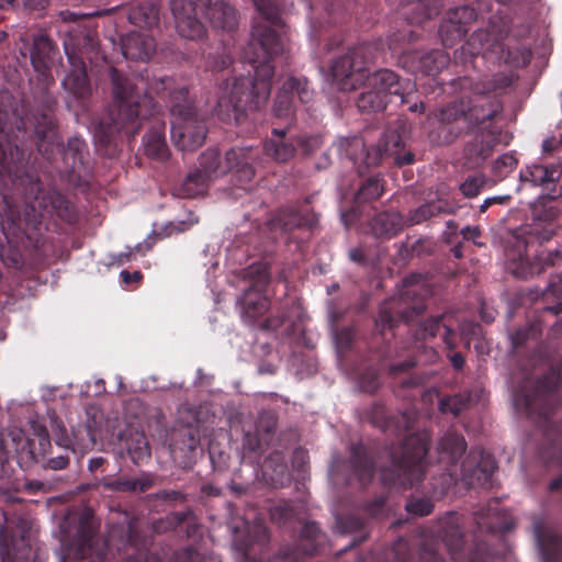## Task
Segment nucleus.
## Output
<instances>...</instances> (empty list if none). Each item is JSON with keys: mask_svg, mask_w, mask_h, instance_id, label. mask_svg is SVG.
<instances>
[{"mask_svg": "<svg viewBox=\"0 0 562 562\" xmlns=\"http://www.w3.org/2000/svg\"><path fill=\"white\" fill-rule=\"evenodd\" d=\"M0 173L4 181L0 217L7 240L0 246V258L5 267L21 269L24 257L19 241L26 237L37 247L45 216H56L72 224L77 221V212L65 195L43 188L40 178L30 171L25 154L18 145L4 147L0 142Z\"/></svg>", "mask_w": 562, "mask_h": 562, "instance_id": "1", "label": "nucleus"}, {"mask_svg": "<svg viewBox=\"0 0 562 562\" xmlns=\"http://www.w3.org/2000/svg\"><path fill=\"white\" fill-rule=\"evenodd\" d=\"M260 20L255 22L245 58L252 66L247 76L222 79L217 89L215 113L222 121L239 123L248 111L265 106L271 92L274 66L271 61L284 53L285 23L279 7L270 0H251Z\"/></svg>", "mask_w": 562, "mask_h": 562, "instance_id": "2", "label": "nucleus"}, {"mask_svg": "<svg viewBox=\"0 0 562 562\" xmlns=\"http://www.w3.org/2000/svg\"><path fill=\"white\" fill-rule=\"evenodd\" d=\"M109 76L112 102L106 116L95 127L94 138L110 156L116 151L119 135L135 137L142 128L143 121L160 111L153 92L160 95L168 91L172 121L183 120L198 113L193 101L189 98L188 88H173L175 81L171 77L154 78L149 82L143 77H130L115 67H110Z\"/></svg>", "mask_w": 562, "mask_h": 562, "instance_id": "3", "label": "nucleus"}, {"mask_svg": "<svg viewBox=\"0 0 562 562\" xmlns=\"http://www.w3.org/2000/svg\"><path fill=\"white\" fill-rule=\"evenodd\" d=\"M542 324L535 321L509 335L513 352L521 356L532 350L530 362L532 370L521 373L513 391L516 411L533 422L543 432V458L562 465V426L551 419L559 404L557 391L562 384V376L552 366L546 363L540 338Z\"/></svg>", "mask_w": 562, "mask_h": 562, "instance_id": "4", "label": "nucleus"}, {"mask_svg": "<svg viewBox=\"0 0 562 562\" xmlns=\"http://www.w3.org/2000/svg\"><path fill=\"white\" fill-rule=\"evenodd\" d=\"M513 82L512 76L496 74L471 83L469 92L443 105L437 114L442 142L451 144L462 135L473 134L481 142V151L496 146L502 136V128L496 121L504 111V103L498 95Z\"/></svg>", "mask_w": 562, "mask_h": 562, "instance_id": "5", "label": "nucleus"}, {"mask_svg": "<svg viewBox=\"0 0 562 562\" xmlns=\"http://www.w3.org/2000/svg\"><path fill=\"white\" fill-rule=\"evenodd\" d=\"M559 214L560 211L557 206L546 204L536 206L532 211L533 222L526 231L525 239H517V257L515 254H507L509 270L520 279L532 278L549 268L554 269V272L551 273L552 279L546 290L541 292L543 300L548 301L550 297L558 300L555 305L544 308L554 315L562 312V245L553 250L536 249L533 257L530 256V250L536 243L541 245L557 234L555 220Z\"/></svg>", "mask_w": 562, "mask_h": 562, "instance_id": "6", "label": "nucleus"}, {"mask_svg": "<svg viewBox=\"0 0 562 562\" xmlns=\"http://www.w3.org/2000/svg\"><path fill=\"white\" fill-rule=\"evenodd\" d=\"M34 438L22 429L14 428L7 435H0V479H10L14 472L11 461L15 460L21 469L27 470L34 464L44 469L64 470L69 464L68 456L46 458L50 449V439L46 427L33 426Z\"/></svg>", "mask_w": 562, "mask_h": 562, "instance_id": "7", "label": "nucleus"}, {"mask_svg": "<svg viewBox=\"0 0 562 562\" xmlns=\"http://www.w3.org/2000/svg\"><path fill=\"white\" fill-rule=\"evenodd\" d=\"M430 437L426 431L406 436L398 446L389 449L390 464L381 468L383 485L408 490L424 480Z\"/></svg>", "mask_w": 562, "mask_h": 562, "instance_id": "8", "label": "nucleus"}, {"mask_svg": "<svg viewBox=\"0 0 562 562\" xmlns=\"http://www.w3.org/2000/svg\"><path fill=\"white\" fill-rule=\"evenodd\" d=\"M467 450L462 435L446 432L438 442L440 461L447 463L446 470L452 479L460 477L468 486H490L496 470L494 457L483 449L473 448L458 467L459 459Z\"/></svg>", "mask_w": 562, "mask_h": 562, "instance_id": "9", "label": "nucleus"}, {"mask_svg": "<svg viewBox=\"0 0 562 562\" xmlns=\"http://www.w3.org/2000/svg\"><path fill=\"white\" fill-rule=\"evenodd\" d=\"M171 12L179 35L189 40H198L205 34L199 12L214 29L233 31L237 26L236 10L224 0H200V4L191 0H172Z\"/></svg>", "mask_w": 562, "mask_h": 562, "instance_id": "10", "label": "nucleus"}, {"mask_svg": "<svg viewBox=\"0 0 562 562\" xmlns=\"http://www.w3.org/2000/svg\"><path fill=\"white\" fill-rule=\"evenodd\" d=\"M64 49L69 63V71L61 85L76 99H87L92 93V87L87 75L86 60L92 64L99 59L97 35L85 27L75 26L64 38Z\"/></svg>", "mask_w": 562, "mask_h": 562, "instance_id": "11", "label": "nucleus"}, {"mask_svg": "<svg viewBox=\"0 0 562 562\" xmlns=\"http://www.w3.org/2000/svg\"><path fill=\"white\" fill-rule=\"evenodd\" d=\"M420 273H412L403 279L398 295L385 300L379 310L375 326L381 334L392 330L400 321L408 323L420 315L425 308V293Z\"/></svg>", "mask_w": 562, "mask_h": 562, "instance_id": "12", "label": "nucleus"}, {"mask_svg": "<svg viewBox=\"0 0 562 562\" xmlns=\"http://www.w3.org/2000/svg\"><path fill=\"white\" fill-rule=\"evenodd\" d=\"M37 137L36 146L40 153L50 159L54 148L61 151L63 161L71 173H81L89 167V148L86 140L79 136H72L68 139L65 147L61 146L57 133V127L53 119L43 114L35 126Z\"/></svg>", "mask_w": 562, "mask_h": 562, "instance_id": "13", "label": "nucleus"}, {"mask_svg": "<svg viewBox=\"0 0 562 562\" xmlns=\"http://www.w3.org/2000/svg\"><path fill=\"white\" fill-rule=\"evenodd\" d=\"M419 37L420 34L416 31L404 29L389 37V48L398 55L400 64L408 71L435 76L448 66L449 55L441 49H431L427 53L411 50L408 45Z\"/></svg>", "mask_w": 562, "mask_h": 562, "instance_id": "14", "label": "nucleus"}, {"mask_svg": "<svg viewBox=\"0 0 562 562\" xmlns=\"http://www.w3.org/2000/svg\"><path fill=\"white\" fill-rule=\"evenodd\" d=\"M372 57V46L367 43L350 47L335 57L329 65L333 85L340 91H352L361 87L368 77V64Z\"/></svg>", "mask_w": 562, "mask_h": 562, "instance_id": "15", "label": "nucleus"}, {"mask_svg": "<svg viewBox=\"0 0 562 562\" xmlns=\"http://www.w3.org/2000/svg\"><path fill=\"white\" fill-rule=\"evenodd\" d=\"M250 153L249 148H231L226 151L225 161L222 162L220 151L215 148H209L200 155L196 169L211 180L229 171H235L236 181L244 186L255 177Z\"/></svg>", "mask_w": 562, "mask_h": 562, "instance_id": "16", "label": "nucleus"}, {"mask_svg": "<svg viewBox=\"0 0 562 562\" xmlns=\"http://www.w3.org/2000/svg\"><path fill=\"white\" fill-rule=\"evenodd\" d=\"M508 34V27L501 20L491 19L486 29L473 32L464 45L454 52V59L463 65L486 52L502 49V42Z\"/></svg>", "mask_w": 562, "mask_h": 562, "instance_id": "17", "label": "nucleus"}, {"mask_svg": "<svg viewBox=\"0 0 562 562\" xmlns=\"http://www.w3.org/2000/svg\"><path fill=\"white\" fill-rule=\"evenodd\" d=\"M247 277L251 279V285L245 291L241 300L243 317L249 324L256 323L270 307L269 299L263 294L270 273L266 265H251L247 270Z\"/></svg>", "mask_w": 562, "mask_h": 562, "instance_id": "18", "label": "nucleus"}, {"mask_svg": "<svg viewBox=\"0 0 562 562\" xmlns=\"http://www.w3.org/2000/svg\"><path fill=\"white\" fill-rule=\"evenodd\" d=\"M347 143L351 148L364 151L362 162L366 168L379 165L384 156L393 157L397 166L411 165L415 160V156L412 151L400 155L403 140L395 132L386 133L380 140L378 147L366 148L364 143L360 137H353L351 140H347Z\"/></svg>", "mask_w": 562, "mask_h": 562, "instance_id": "19", "label": "nucleus"}, {"mask_svg": "<svg viewBox=\"0 0 562 562\" xmlns=\"http://www.w3.org/2000/svg\"><path fill=\"white\" fill-rule=\"evenodd\" d=\"M313 90L308 86L306 78H296L289 76L281 88L273 104V114L278 119L286 122L289 127L294 121L295 104L294 98L296 97L301 103H308L313 99Z\"/></svg>", "mask_w": 562, "mask_h": 562, "instance_id": "20", "label": "nucleus"}, {"mask_svg": "<svg viewBox=\"0 0 562 562\" xmlns=\"http://www.w3.org/2000/svg\"><path fill=\"white\" fill-rule=\"evenodd\" d=\"M104 547L94 539L92 527L81 520L77 536L66 548L60 562H104Z\"/></svg>", "mask_w": 562, "mask_h": 562, "instance_id": "21", "label": "nucleus"}, {"mask_svg": "<svg viewBox=\"0 0 562 562\" xmlns=\"http://www.w3.org/2000/svg\"><path fill=\"white\" fill-rule=\"evenodd\" d=\"M477 12L470 4L450 9L439 27L443 46L453 47L468 33L469 26L476 21Z\"/></svg>", "mask_w": 562, "mask_h": 562, "instance_id": "22", "label": "nucleus"}, {"mask_svg": "<svg viewBox=\"0 0 562 562\" xmlns=\"http://www.w3.org/2000/svg\"><path fill=\"white\" fill-rule=\"evenodd\" d=\"M206 125L198 113L178 121H171V138L182 151H193L201 147L206 137Z\"/></svg>", "mask_w": 562, "mask_h": 562, "instance_id": "23", "label": "nucleus"}, {"mask_svg": "<svg viewBox=\"0 0 562 562\" xmlns=\"http://www.w3.org/2000/svg\"><path fill=\"white\" fill-rule=\"evenodd\" d=\"M435 533L443 542L452 560L460 561L463 558L465 540L460 514L447 513L438 520Z\"/></svg>", "mask_w": 562, "mask_h": 562, "instance_id": "24", "label": "nucleus"}, {"mask_svg": "<svg viewBox=\"0 0 562 562\" xmlns=\"http://www.w3.org/2000/svg\"><path fill=\"white\" fill-rule=\"evenodd\" d=\"M363 85L381 92L380 94H384L389 103L393 99H397L401 105L408 102L406 90L409 88V82L402 81L398 75L390 69H380L371 75L368 72Z\"/></svg>", "mask_w": 562, "mask_h": 562, "instance_id": "25", "label": "nucleus"}, {"mask_svg": "<svg viewBox=\"0 0 562 562\" xmlns=\"http://www.w3.org/2000/svg\"><path fill=\"white\" fill-rule=\"evenodd\" d=\"M368 422L382 430L396 437L403 436L413 428L414 417L408 412H401L396 415H390L382 403H374L367 413Z\"/></svg>", "mask_w": 562, "mask_h": 562, "instance_id": "26", "label": "nucleus"}, {"mask_svg": "<svg viewBox=\"0 0 562 562\" xmlns=\"http://www.w3.org/2000/svg\"><path fill=\"white\" fill-rule=\"evenodd\" d=\"M321 528L317 522L308 521L301 529V538L293 546H284L280 549V558L285 562H301L312 557L318 548Z\"/></svg>", "mask_w": 562, "mask_h": 562, "instance_id": "27", "label": "nucleus"}, {"mask_svg": "<svg viewBox=\"0 0 562 562\" xmlns=\"http://www.w3.org/2000/svg\"><path fill=\"white\" fill-rule=\"evenodd\" d=\"M318 218L313 211L302 213L294 207L279 209L268 222L271 232L288 234L295 228L306 227L313 229L317 225Z\"/></svg>", "mask_w": 562, "mask_h": 562, "instance_id": "28", "label": "nucleus"}, {"mask_svg": "<svg viewBox=\"0 0 562 562\" xmlns=\"http://www.w3.org/2000/svg\"><path fill=\"white\" fill-rule=\"evenodd\" d=\"M532 532L543 562H562V536L551 529L543 518H535Z\"/></svg>", "mask_w": 562, "mask_h": 562, "instance_id": "29", "label": "nucleus"}, {"mask_svg": "<svg viewBox=\"0 0 562 562\" xmlns=\"http://www.w3.org/2000/svg\"><path fill=\"white\" fill-rule=\"evenodd\" d=\"M562 177V164H532L521 169L519 178L521 182H528L533 187L548 189L552 193Z\"/></svg>", "mask_w": 562, "mask_h": 562, "instance_id": "30", "label": "nucleus"}, {"mask_svg": "<svg viewBox=\"0 0 562 562\" xmlns=\"http://www.w3.org/2000/svg\"><path fill=\"white\" fill-rule=\"evenodd\" d=\"M296 150V137L289 133V127L272 128L271 136L263 143L265 154L277 162L291 160Z\"/></svg>", "mask_w": 562, "mask_h": 562, "instance_id": "31", "label": "nucleus"}, {"mask_svg": "<svg viewBox=\"0 0 562 562\" xmlns=\"http://www.w3.org/2000/svg\"><path fill=\"white\" fill-rule=\"evenodd\" d=\"M124 57L132 60H148L156 50L155 38L144 32H131L121 40Z\"/></svg>", "mask_w": 562, "mask_h": 562, "instance_id": "32", "label": "nucleus"}, {"mask_svg": "<svg viewBox=\"0 0 562 562\" xmlns=\"http://www.w3.org/2000/svg\"><path fill=\"white\" fill-rule=\"evenodd\" d=\"M349 468L351 474L362 485L370 482L374 474V460L369 449L361 442L352 443L349 449Z\"/></svg>", "mask_w": 562, "mask_h": 562, "instance_id": "33", "label": "nucleus"}, {"mask_svg": "<svg viewBox=\"0 0 562 562\" xmlns=\"http://www.w3.org/2000/svg\"><path fill=\"white\" fill-rule=\"evenodd\" d=\"M56 54L57 47L48 36H36L30 49V59L34 70L41 76H46Z\"/></svg>", "mask_w": 562, "mask_h": 562, "instance_id": "34", "label": "nucleus"}, {"mask_svg": "<svg viewBox=\"0 0 562 562\" xmlns=\"http://www.w3.org/2000/svg\"><path fill=\"white\" fill-rule=\"evenodd\" d=\"M155 474L143 472L138 477L119 476L114 480H104L102 486L111 492L145 493L155 485Z\"/></svg>", "mask_w": 562, "mask_h": 562, "instance_id": "35", "label": "nucleus"}, {"mask_svg": "<svg viewBox=\"0 0 562 562\" xmlns=\"http://www.w3.org/2000/svg\"><path fill=\"white\" fill-rule=\"evenodd\" d=\"M442 7V0H408L403 14L408 24L420 25L438 15Z\"/></svg>", "mask_w": 562, "mask_h": 562, "instance_id": "36", "label": "nucleus"}, {"mask_svg": "<svg viewBox=\"0 0 562 562\" xmlns=\"http://www.w3.org/2000/svg\"><path fill=\"white\" fill-rule=\"evenodd\" d=\"M454 205L447 200L438 199L426 202L417 209L411 210L406 223L408 225H418L432 217L454 213Z\"/></svg>", "mask_w": 562, "mask_h": 562, "instance_id": "37", "label": "nucleus"}, {"mask_svg": "<svg viewBox=\"0 0 562 562\" xmlns=\"http://www.w3.org/2000/svg\"><path fill=\"white\" fill-rule=\"evenodd\" d=\"M159 13L160 8L156 0H138L131 7L128 20L139 27L151 29L158 25Z\"/></svg>", "mask_w": 562, "mask_h": 562, "instance_id": "38", "label": "nucleus"}, {"mask_svg": "<svg viewBox=\"0 0 562 562\" xmlns=\"http://www.w3.org/2000/svg\"><path fill=\"white\" fill-rule=\"evenodd\" d=\"M337 528L342 533H357L358 536L353 539L349 548L355 547L357 544L362 543L369 537L368 529V519L360 516V514L355 510L347 514H341L336 516Z\"/></svg>", "mask_w": 562, "mask_h": 562, "instance_id": "39", "label": "nucleus"}, {"mask_svg": "<svg viewBox=\"0 0 562 562\" xmlns=\"http://www.w3.org/2000/svg\"><path fill=\"white\" fill-rule=\"evenodd\" d=\"M372 235L378 238H392L402 229L403 217L398 212H381L370 222Z\"/></svg>", "mask_w": 562, "mask_h": 562, "instance_id": "40", "label": "nucleus"}, {"mask_svg": "<svg viewBox=\"0 0 562 562\" xmlns=\"http://www.w3.org/2000/svg\"><path fill=\"white\" fill-rule=\"evenodd\" d=\"M145 153L148 157L158 160L168 158V147L165 138V123L157 121L144 136Z\"/></svg>", "mask_w": 562, "mask_h": 562, "instance_id": "41", "label": "nucleus"}, {"mask_svg": "<svg viewBox=\"0 0 562 562\" xmlns=\"http://www.w3.org/2000/svg\"><path fill=\"white\" fill-rule=\"evenodd\" d=\"M438 357L439 355L435 348L424 345L416 346V355L414 357L409 356L403 361L392 363L389 367V374L395 378L401 373L408 372L417 363H434L437 361Z\"/></svg>", "mask_w": 562, "mask_h": 562, "instance_id": "42", "label": "nucleus"}, {"mask_svg": "<svg viewBox=\"0 0 562 562\" xmlns=\"http://www.w3.org/2000/svg\"><path fill=\"white\" fill-rule=\"evenodd\" d=\"M211 179L203 172L194 169L189 172L176 188V194L182 199H193L206 192Z\"/></svg>", "mask_w": 562, "mask_h": 562, "instance_id": "43", "label": "nucleus"}, {"mask_svg": "<svg viewBox=\"0 0 562 562\" xmlns=\"http://www.w3.org/2000/svg\"><path fill=\"white\" fill-rule=\"evenodd\" d=\"M128 457L134 464H139L150 458V447L144 432H135L125 441Z\"/></svg>", "mask_w": 562, "mask_h": 562, "instance_id": "44", "label": "nucleus"}, {"mask_svg": "<svg viewBox=\"0 0 562 562\" xmlns=\"http://www.w3.org/2000/svg\"><path fill=\"white\" fill-rule=\"evenodd\" d=\"M379 93L376 90L366 87V90L357 99V108L361 112H380L385 110L389 100H385L384 94Z\"/></svg>", "mask_w": 562, "mask_h": 562, "instance_id": "45", "label": "nucleus"}, {"mask_svg": "<svg viewBox=\"0 0 562 562\" xmlns=\"http://www.w3.org/2000/svg\"><path fill=\"white\" fill-rule=\"evenodd\" d=\"M384 191L381 179L378 176L369 177L358 189L355 202L356 204L367 203L378 200Z\"/></svg>", "mask_w": 562, "mask_h": 562, "instance_id": "46", "label": "nucleus"}, {"mask_svg": "<svg viewBox=\"0 0 562 562\" xmlns=\"http://www.w3.org/2000/svg\"><path fill=\"white\" fill-rule=\"evenodd\" d=\"M443 342L448 349L447 358L449 359L452 368L457 371L463 369L465 359L461 352H456L454 349L458 346L457 335L453 329L449 326H445V334L442 336Z\"/></svg>", "mask_w": 562, "mask_h": 562, "instance_id": "47", "label": "nucleus"}, {"mask_svg": "<svg viewBox=\"0 0 562 562\" xmlns=\"http://www.w3.org/2000/svg\"><path fill=\"white\" fill-rule=\"evenodd\" d=\"M470 404V395L454 394L445 396L439 401V411L443 414L451 413L459 416Z\"/></svg>", "mask_w": 562, "mask_h": 562, "instance_id": "48", "label": "nucleus"}, {"mask_svg": "<svg viewBox=\"0 0 562 562\" xmlns=\"http://www.w3.org/2000/svg\"><path fill=\"white\" fill-rule=\"evenodd\" d=\"M442 315L430 316L420 322L415 333L416 340L420 341L436 337L441 328L445 329L446 325L442 324Z\"/></svg>", "mask_w": 562, "mask_h": 562, "instance_id": "49", "label": "nucleus"}, {"mask_svg": "<svg viewBox=\"0 0 562 562\" xmlns=\"http://www.w3.org/2000/svg\"><path fill=\"white\" fill-rule=\"evenodd\" d=\"M177 435L182 438V441L179 442L178 440H175L170 443V451L172 454H176L178 450L192 452L198 448L200 438L191 428H182L177 432Z\"/></svg>", "mask_w": 562, "mask_h": 562, "instance_id": "50", "label": "nucleus"}, {"mask_svg": "<svg viewBox=\"0 0 562 562\" xmlns=\"http://www.w3.org/2000/svg\"><path fill=\"white\" fill-rule=\"evenodd\" d=\"M14 533L8 525L5 518L4 524L0 525V549L3 562H29L27 560H19L11 557V549L14 543Z\"/></svg>", "mask_w": 562, "mask_h": 562, "instance_id": "51", "label": "nucleus"}, {"mask_svg": "<svg viewBox=\"0 0 562 562\" xmlns=\"http://www.w3.org/2000/svg\"><path fill=\"white\" fill-rule=\"evenodd\" d=\"M389 562H414L411 546L404 538H398L387 552Z\"/></svg>", "mask_w": 562, "mask_h": 562, "instance_id": "52", "label": "nucleus"}, {"mask_svg": "<svg viewBox=\"0 0 562 562\" xmlns=\"http://www.w3.org/2000/svg\"><path fill=\"white\" fill-rule=\"evenodd\" d=\"M296 515L294 505L290 501H281L270 508V518L274 524L284 525Z\"/></svg>", "mask_w": 562, "mask_h": 562, "instance_id": "53", "label": "nucleus"}, {"mask_svg": "<svg viewBox=\"0 0 562 562\" xmlns=\"http://www.w3.org/2000/svg\"><path fill=\"white\" fill-rule=\"evenodd\" d=\"M358 382L363 392L375 393L381 386L379 370L374 367L367 368L359 374Z\"/></svg>", "mask_w": 562, "mask_h": 562, "instance_id": "54", "label": "nucleus"}, {"mask_svg": "<svg viewBox=\"0 0 562 562\" xmlns=\"http://www.w3.org/2000/svg\"><path fill=\"white\" fill-rule=\"evenodd\" d=\"M495 558V551L485 541H476L467 562H494Z\"/></svg>", "mask_w": 562, "mask_h": 562, "instance_id": "55", "label": "nucleus"}, {"mask_svg": "<svg viewBox=\"0 0 562 562\" xmlns=\"http://www.w3.org/2000/svg\"><path fill=\"white\" fill-rule=\"evenodd\" d=\"M434 503L430 498L416 497L407 501L405 509L414 516H428L434 512Z\"/></svg>", "mask_w": 562, "mask_h": 562, "instance_id": "56", "label": "nucleus"}, {"mask_svg": "<svg viewBox=\"0 0 562 562\" xmlns=\"http://www.w3.org/2000/svg\"><path fill=\"white\" fill-rule=\"evenodd\" d=\"M518 165L515 155L506 153L498 157L493 164V173L497 178H504Z\"/></svg>", "mask_w": 562, "mask_h": 562, "instance_id": "57", "label": "nucleus"}, {"mask_svg": "<svg viewBox=\"0 0 562 562\" xmlns=\"http://www.w3.org/2000/svg\"><path fill=\"white\" fill-rule=\"evenodd\" d=\"M485 184L486 179L483 175L470 176L461 183L460 191L467 198H475L480 194Z\"/></svg>", "mask_w": 562, "mask_h": 562, "instance_id": "58", "label": "nucleus"}, {"mask_svg": "<svg viewBox=\"0 0 562 562\" xmlns=\"http://www.w3.org/2000/svg\"><path fill=\"white\" fill-rule=\"evenodd\" d=\"M326 22L328 25L341 24L347 20V13L345 8L340 3H336L335 0H327L326 4Z\"/></svg>", "mask_w": 562, "mask_h": 562, "instance_id": "59", "label": "nucleus"}, {"mask_svg": "<svg viewBox=\"0 0 562 562\" xmlns=\"http://www.w3.org/2000/svg\"><path fill=\"white\" fill-rule=\"evenodd\" d=\"M420 562H446L438 552V543L435 541H423L418 549Z\"/></svg>", "mask_w": 562, "mask_h": 562, "instance_id": "60", "label": "nucleus"}, {"mask_svg": "<svg viewBox=\"0 0 562 562\" xmlns=\"http://www.w3.org/2000/svg\"><path fill=\"white\" fill-rule=\"evenodd\" d=\"M386 498L384 496H376L372 501L364 503L360 509L366 515L364 518L376 519L384 513Z\"/></svg>", "mask_w": 562, "mask_h": 562, "instance_id": "61", "label": "nucleus"}, {"mask_svg": "<svg viewBox=\"0 0 562 562\" xmlns=\"http://www.w3.org/2000/svg\"><path fill=\"white\" fill-rule=\"evenodd\" d=\"M263 443H268L267 438H263L257 429L244 432L243 449L245 452H258Z\"/></svg>", "mask_w": 562, "mask_h": 562, "instance_id": "62", "label": "nucleus"}, {"mask_svg": "<svg viewBox=\"0 0 562 562\" xmlns=\"http://www.w3.org/2000/svg\"><path fill=\"white\" fill-rule=\"evenodd\" d=\"M277 427V422L272 415L261 416L256 424V429L269 442Z\"/></svg>", "mask_w": 562, "mask_h": 562, "instance_id": "63", "label": "nucleus"}, {"mask_svg": "<svg viewBox=\"0 0 562 562\" xmlns=\"http://www.w3.org/2000/svg\"><path fill=\"white\" fill-rule=\"evenodd\" d=\"M173 562H202L200 552L193 547H184L173 553Z\"/></svg>", "mask_w": 562, "mask_h": 562, "instance_id": "64", "label": "nucleus"}]
</instances>
